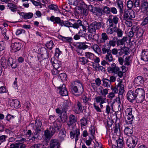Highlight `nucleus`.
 I'll list each match as a JSON object with an SVG mask.
<instances>
[{"label":"nucleus","mask_w":148,"mask_h":148,"mask_svg":"<svg viewBox=\"0 0 148 148\" xmlns=\"http://www.w3.org/2000/svg\"><path fill=\"white\" fill-rule=\"evenodd\" d=\"M88 10L95 15L100 16L101 9L98 8L93 7L92 5H89L88 7Z\"/></svg>","instance_id":"nucleus-12"},{"label":"nucleus","mask_w":148,"mask_h":148,"mask_svg":"<svg viewBox=\"0 0 148 148\" xmlns=\"http://www.w3.org/2000/svg\"><path fill=\"white\" fill-rule=\"evenodd\" d=\"M60 89L59 93L62 96H67L68 94L67 91L65 88V85H63L62 87H59V88Z\"/></svg>","instance_id":"nucleus-26"},{"label":"nucleus","mask_w":148,"mask_h":148,"mask_svg":"<svg viewBox=\"0 0 148 148\" xmlns=\"http://www.w3.org/2000/svg\"><path fill=\"white\" fill-rule=\"evenodd\" d=\"M119 21V18L116 16H111L108 20L109 23V26L110 27H113V24L116 25Z\"/></svg>","instance_id":"nucleus-13"},{"label":"nucleus","mask_w":148,"mask_h":148,"mask_svg":"<svg viewBox=\"0 0 148 148\" xmlns=\"http://www.w3.org/2000/svg\"><path fill=\"white\" fill-rule=\"evenodd\" d=\"M125 134L128 136H130L133 133L132 130L130 128L127 127L124 130Z\"/></svg>","instance_id":"nucleus-41"},{"label":"nucleus","mask_w":148,"mask_h":148,"mask_svg":"<svg viewBox=\"0 0 148 148\" xmlns=\"http://www.w3.org/2000/svg\"><path fill=\"white\" fill-rule=\"evenodd\" d=\"M134 118L132 114V108H127L125 111V122L127 124H131Z\"/></svg>","instance_id":"nucleus-3"},{"label":"nucleus","mask_w":148,"mask_h":148,"mask_svg":"<svg viewBox=\"0 0 148 148\" xmlns=\"http://www.w3.org/2000/svg\"><path fill=\"white\" fill-rule=\"evenodd\" d=\"M51 148H59L60 145L58 141L56 140H52L50 142Z\"/></svg>","instance_id":"nucleus-23"},{"label":"nucleus","mask_w":148,"mask_h":148,"mask_svg":"<svg viewBox=\"0 0 148 148\" xmlns=\"http://www.w3.org/2000/svg\"><path fill=\"white\" fill-rule=\"evenodd\" d=\"M91 24L96 30L100 29L101 26V25L100 23L96 21L92 23Z\"/></svg>","instance_id":"nucleus-42"},{"label":"nucleus","mask_w":148,"mask_h":148,"mask_svg":"<svg viewBox=\"0 0 148 148\" xmlns=\"http://www.w3.org/2000/svg\"><path fill=\"white\" fill-rule=\"evenodd\" d=\"M82 29L80 28V30L78 33V34L81 37L85 38L86 36V28L84 26H82Z\"/></svg>","instance_id":"nucleus-32"},{"label":"nucleus","mask_w":148,"mask_h":148,"mask_svg":"<svg viewBox=\"0 0 148 148\" xmlns=\"http://www.w3.org/2000/svg\"><path fill=\"white\" fill-rule=\"evenodd\" d=\"M85 56L87 58L91 60H93L95 56L94 54L89 52H85Z\"/></svg>","instance_id":"nucleus-45"},{"label":"nucleus","mask_w":148,"mask_h":148,"mask_svg":"<svg viewBox=\"0 0 148 148\" xmlns=\"http://www.w3.org/2000/svg\"><path fill=\"white\" fill-rule=\"evenodd\" d=\"M66 132L64 128H62L59 134V137L61 140H63L65 137Z\"/></svg>","instance_id":"nucleus-35"},{"label":"nucleus","mask_w":148,"mask_h":148,"mask_svg":"<svg viewBox=\"0 0 148 148\" xmlns=\"http://www.w3.org/2000/svg\"><path fill=\"white\" fill-rule=\"evenodd\" d=\"M135 93L136 97H137L136 102L138 103L142 102L145 98V92L144 89L142 88H138L135 90Z\"/></svg>","instance_id":"nucleus-4"},{"label":"nucleus","mask_w":148,"mask_h":148,"mask_svg":"<svg viewBox=\"0 0 148 148\" xmlns=\"http://www.w3.org/2000/svg\"><path fill=\"white\" fill-rule=\"evenodd\" d=\"M121 49H119L118 55L121 56L123 54L127 55L129 53V49L128 48L124 46L123 47H121Z\"/></svg>","instance_id":"nucleus-16"},{"label":"nucleus","mask_w":148,"mask_h":148,"mask_svg":"<svg viewBox=\"0 0 148 148\" xmlns=\"http://www.w3.org/2000/svg\"><path fill=\"white\" fill-rule=\"evenodd\" d=\"M82 26H84L82 25V21L80 20H78L74 24H72L69 21H66L65 27H72L74 29H78L80 27H82Z\"/></svg>","instance_id":"nucleus-7"},{"label":"nucleus","mask_w":148,"mask_h":148,"mask_svg":"<svg viewBox=\"0 0 148 148\" xmlns=\"http://www.w3.org/2000/svg\"><path fill=\"white\" fill-rule=\"evenodd\" d=\"M77 47L78 49L83 50L86 49L88 47V46L86 45L84 42L78 43L77 44Z\"/></svg>","instance_id":"nucleus-37"},{"label":"nucleus","mask_w":148,"mask_h":148,"mask_svg":"<svg viewBox=\"0 0 148 148\" xmlns=\"http://www.w3.org/2000/svg\"><path fill=\"white\" fill-rule=\"evenodd\" d=\"M127 40V37H124L122 39H119L116 41L117 46H119L121 45L125 46V42Z\"/></svg>","instance_id":"nucleus-25"},{"label":"nucleus","mask_w":148,"mask_h":148,"mask_svg":"<svg viewBox=\"0 0 148 148\" xmlns=\"http://www.w3.org/2000/svg\"><path fill=\"white\" fill-rule=\"evenodd\" d=\"M7 6L8 8L9 9L13 12L16 11L18 8L16 4L10 3H8Z\"/></svg>","instance_id":"nucleus-24"},{"label":"nucleus","mask_w":148,"mask_h":148,"mask_svg":"<svg viewBox=\"0 0 148 148\" xmlns=\"http://www.w3.org/2000/svg\"><path fill=\"white\" fill-rule=\"evenodd\" d=\"M59 77L61 80L63 81H65L66 80L67 76L66 73H61L59 75Z\"/></svg>","instance_id":"nucleus-56"},{"label":"nucleus","mask_w":148,"mask_h":148,"mask_svg":"<svg viewBox=\"0 0 148 148\" xmlns=\"http://www.w3.org/2000/svg\"><path fill=\"white\" fill-rule=\"evenodd\" d=\"M141 60L146 62L148 61V49H143L140 55Z\"/></svg>","instance_id":"nucleus-14"},{"label":"nucleus","mask_w":148,"mask_h":148,"mask_svg":"<svg viewBox=\"0 0 148 148\" xmlns=\"http://www.w3.org/2000/svg\"><path fill=\"white\" fill-rule=\"evenodd\" d=\"M94 100L96 103H104L107 101L106 99L101 96H98L96 97Z\"/></svg>","instance_id":"nucleus-22"},{"label":"nucleus","mask_w":148,"mask_h":148,"mask_svg":"<svg viewBox=\"0 0 148 148\" xmlns=\"http://www.w3.org/2000/svg\"><path fill=\"white\" fill-rule=\"evenodd\" d=\"M21 15L25 19L31 18L32 17L33 15V13L31 12L25 13L23 12H21Z\"/></svg>","instance_id":"nucleus-30"},{"label":"nucleus","mask_w":148,"mask_h":148,"mask_svg":"<svg viewBox=\"0 0 148 148\" xmlns=\"http://www.w3.org/2000/svg\"><path fill=\"white\" fill-rule=\"evenodd\" d=\"M111 27L110 26L107 30L106 32L109 34H112L113 32H115V29H116V27H114L113 28H111Z\"/></svg>","instance_id":"nucleus-50"},{"label":"nucleus","mask_w":148,"mask_h":148,"mask_svg":"<svg viewBox=\"0 0 148 148\" xmlns=\"http://www.w3.org/2000/svg\"><path fill=\"white\" fill-rule=\"evenodd\" d=\"M88 31L91 34H95L96 33V30L91 24L88 27Z\"/></svg>","instance_id":"nucleus-47"},{"label":"nucleus","mask_w":148,"mask_h":148,"mask_svg":"<svg viewBox=\"0 0 148 148\" xmlns=\"http://www.w3.org/2000/svg\"><path fill=\"white\" fill-rule=\"evenodd\" d=\"M25 32V31L21 29H18L16 30V35L18 36L21 34L24 33Z\"/></svg>","instance_id":"nucleus-62"},{"label":"nucleus","mask_w":148,"mask_h":148,"mask_svg":"<svg viewBox=\"0 0 148 148\" xmlns=\"http://www.w3.org/2000/svg\"><path fill=\"white\" fill-rule=\"evenodd\" d=\"M102 81L104 86L107 88L110 87L111 83L108 79L106 78H104L102 79Z\"/></svg>","instance_id":"nucleus-33"},{"label":"nucleus","mask_w":148,"mask_h":148,"mask_svg":"<svg viewBox=\"0 0 148 148\" xmlns=\"http://www.w3.org/2000/svg\"><path fill=\"white\" fill-rule=\"evenodd\" d=\"M127 99L130 102H132L136 98V95L132 90L129 91L127 94Z\"/></svg>","instance_id":"nucleus-11"},{"label":"nucleus","mask_w":148,"mask_h":148,"mask_svg":"<svg viewBox=\"0 0 148 148\" xmlns=\"http://www.w3.org/2000/svg\"><path fill=\"white\" fill-rule=\"evenodd\" d=\"M46 46L49 49L51 50L54 46L53 41L51 40L49 42H47L46 44Z\"/></svg>","instance_id":"nucleus-49"},{"label":"nucleus","mask_w":148,"mask_h":148,"mask_svg":"<svg viewBox=\"0 0 148 148\" xmlns=\"http://www.w3.org/2000/svg\"><path fill=\"white\" fill-rule=\"evenodd\" d=\"M0 29L1 30L2 37L6 40H8L10 36L12 34V32L9 30L7 31L6 28L3 27H0Z\"/></svg>","instance_id":"nucleus-8"},{"label":"nucleus","mask_w":148,"mask_h":148,"mask_svg":"<svg viewBox=\"0 0 148 148\" xmlns=\"http://www.w3.org/2000/svg\"><path fill=\"white\" fill-rule=\"evenodd\" d=\"M62 123L59 121H56L53 123V126L50 129V131L46 130L45 131V135L47 139L49 138L55 132H57L61 128Z\"/></svg>","instance_id":"nucleus-2"},{"label":"nucleus","mask_w":148,"mask_h":148,"mask_svg":"<svg viewBox=\"0 0 148 148\" xmlns=\"http://www.w3.org/2000/svg\"><path fill=\"white\" fill-rule=\"evenodd\" d=\"M22 47L21 43L16 42L11 44V48L14 52H16L20 50Z\"/></svg>","instance_id":"nucleus-15"},{"label":"nucleus","mask_w":148,"mask_h":148,"mask_svg":"<svg viewBox=\"0 0 148 148\" xmlns=\"http://www.w3.org/2000/svg\"><path fill=\"white\" fill-rule=\"evenodd\" d=\"M132 57L127 56L124 60L125 64L126 65L128 66L130 65L132 62Z\"/></svg>","instance_id":"nucleus-39"},{"label":"nucleus","mask_w":148,"mask_h":148,"mask_svg":"<svg viewBox=\"0 0 148 148\" xmlns=\"http://www.w3.org/2000/svg\"><path fill=\"white\" fill-rule=\"evenodd\" d=\"M80 1L81 3H80L82 5L81 7L82 13L84 15L86 16L88 13L87 6L82 1Z\"/></svg>","instance_id":"nucleus-19"},{"label":"nucleus","mask_w":148,"mask_h":148,"mask_svg":"<svg viewBox=\"0 0 148 148\" xmlns=\"http://www.w3.org/2000/svg\"><path fill=\"white\" fill-rule=\"evenodd\" d=\"M73 85L74 86H76L77 87L80 89H82L83 90V87L82 85V84L81 82L79 81H76L74 82Z\"/></svg>","instance_id":"nucleus-48"},{"label":"nucleus","mask_w":148,"mask_h":148,"mask_svg":"<svg viewBox=\"0 0 148 148\" xmlns=\"http://www.w3.org/2000/svg\"><path fill=\"white\" fill-rule=\"evenodd\" d=\"M137 138L135 136L130 137L127 141V144L129 148H134L137 144Z\"/></svg>","instance_id":"nucleus-6"},{"label":"nucleus","mask_w":148,"mask_h":148,"mask_svg":"<svg viewBox=\"0 0 148 148\" xmlns=\"http://www.w3.org/2000/svg\"><path fill=\"white\" fill-rule=\"evenodd\" d=\"M14 61V60L12 58H9L7 61V64L8 65H10L12 68L14 69L17 66V63Z\"/></svg>","instance_id":"nucleus-28"},{"label":"nucleus","mask_w":148,"mask_h":148,"mask_svg":"<svg viewBox=\"0 0 148 148\" xmlns=\"http://www.w3.org/2000/svg\"><path fill=\"white\" fill-rule=\"evenodd\" d=\"M79 60L82 64L84 65L87 62L88 60L85 57H79Z\"/></svg>","instance_id":"nucleus-58"},{"label":"nucleus","mask_w":148,"mask_h":148,"mask_svg":"<svg viewBox=\"0 0 148 148\" xmlns=\"http://www.w3.org/2000/svg\"><path fill=\"white\" fill-rule=\"evenodd\" d=\"M134 82L136 86H141L144 83V79L142 76H138L134 79Z\"/></svg>","instance_id":"nucleus-18"},{"label":"nucleus","mask_w":148,"mask_h":148,"mask_svg":"<svg viewBox=\"0 0 148 148\" xmlns=\"http://www.w3.org/2000/svg\"><path fill=\"white\" fill-rule=\"evenodd\" d=\"M48 57L47 53V51L45 50V53L43 54L39 55L38 58L39 59L43 60L48 58Z\"/></svg>","instance_id":"nucleus-40"},{"label":"nucleus","mask_w":148,"mask_h":148,"mask_svg":"<svg viewBox=\"0 0 148 148\" xmlns=\"http://www.w3.org/2000/svg\"><path fill=\"white\" fill-rule=\"evenodd\" d=\"M119 88V95H122L124 91V86L121 84L120 85L117 86Z\"/></svg>","instance_id":"nucleus-59"},{"label":"nucleus","mask_w":148,"mask_h":148,"mask_svg":"<svg viewBox=\"0 0 148 148\" xmlns=\"http://www.w3.org/2000/svg\"><path fill=\"white\" fill-rule=\"evenodd\" d=\"M110 12V8L107 6L104 7L103 9H101L100 16L105 13L106 14H109Z\"/></svg>","instance_id":"nucleus-34"},{"label":"nucleus","mask_w":148,"mask_h":148,"mask_svg":"<svg viewBox=\"0 0 148 148\" xmlns=\"http://www.w3.org/2000/svg\"><path fill=\"white\" fill-rule=\"evenodd\" d=\"M144 31L141 28H139L137 29L136 31V36L137 37L139 38L141 37L143 34Z\"/></svg>","instance_id":"nucleus-43"},{"label":"nucleus","mask_w":148,"mask_h":148,"mask_svg":"<svg viewBox=\"0 0 148 148\" xmlns=\"http://www.w3.org/2000/svg\"><path fill=\"white\" fill-rule=\"evenodd\" d=\"M106 59L107 61L111 62L112 61L113 58L111 52L106 55Z\"/></svg>","instance_id":"nucleus-54"},{"label":"nucleus","mask_w":148,"mask_h":148,"mask_svg":"<svg viewBox=\"0 0 148 148\" xmlns=\"http://www.w3.org/2000/svg\"><path fill=\"white\" fill-rule=\"evenodd\" d=\"M117 145L118 147L122 148L123 147V142L122 139L119 138L116 140Z\"/></svg>","instance_id":"nucleus-52"},{"label":"nucleus","mask_w":148,"mask_h":148,"mask_svg":"<svg viewBox=\"0 0 148 148\" xmlns=\"http://www.w3.org/2000/svg\"><path fill=\"white\" fill-rule=\"evenodd\" d=\"M24 108L25 109L26 111H28L31 108L30 104L28 102H26L24 106Z\"/></svg>","instance_id":"nucleus-60"},{"label":"nucleus","mask_w":148,"mask_h":148,"mask_svg":"<svg viewBox=\"0 0 148 148\" xmlns=\"http://www.w3.org/2000/svg\"><path fill=\"white\" fill-rule=\"evenodd\" d=\"M63 10L66 12H69L71 10V7L69 5L63 4L62 6Z\"/></svg>","instance_id":"nucleus-51"},{"label":"nucleus","mask_w":148,"mask_h":148,"mask_svg":"<svg viewBox=\"0 0 148 148\" xmlns=\"http://www.w3.org/2000/svg\"><path fill=\"white\" fill-rule=\"evenodd\" d=\"M120 69L117 66H116L115 63H113L111 65V66L108 68L107 70L108 72L110 73H114L117 74Z\"/></svg>","instance_id":"nucleus-10"},{"label":"nucleus","mask_w":148,"mask_h":148,"mask_svg":"<svg viewBox=\"0 0 148 148\" xmlns=\"http://www.w3.org/2000/svg\"><path fill=\"white\" fill-rule=\"evenodd\" d=\"M81 89L80 88H78L76 86H73L72 87L71 91L73 93H76L78 92L79 90Z\"/></svg>","instance_id":"nucleus-61"},{"label":"nucleus","mask_w":148,"mask_h":148,"mask_svg":"<svg viewBox=\"0 0 148 148\" xmlns=\"http://www.w3.org/2000/svg\"><path fill=\"white\" fill-rule=\"evenodd\" d=\"M76 108L75 109L77 113H79L82 112L83 111V108L82 107L81 103L79 102H78L76 106Z\"/></svg>","instance_id":"nucleus-36"},{"label":"nucleus","mask_w":148,"mask_h":148,"mask_svg":"<svg viewBox=\"0 0 148 148\" xmlns=\"http://www.w3.org/2000/svg\"><path fill=\"white\" fill-rule=\"evenodd\" d=\"M68 3L72 5H76L78 4V1L77 0H68Z\"/></svg>","instance_id":"nucleus-57"},{"label":"nucleus","mask_w":148,"mask_h":148,"mask_svg":"<svg viewBox=\"0 0 148 148\" xmlns=\"http://www.w3.org/2000/svg\"><path fill=\"white\" fill-rule=\"evenodd\" d=\"M117 5L118 8L119 9L120 12L121 13H123V3L122 1L119 0L117 1Z\"/></svg>","instance_id":"nucleus-44"},{"label":"nucleus","mask_w":148,"mask_h":148,"mask_svg":"<svg viewBox=\"0 0 148 148\" xmlns=\"http://www.w3.org/2000/svg\"><path fill=\"white\" fill-rule=\"evenodd\" d=\"M76 122V117L73 114H71L69 116V122L67 123V125L70 127L71 125H74Z\"/></svg>","instance_id":"nucleus-21"},{"label":"nucleus","mask_w":148,"mask_h":148,"mask_svg":"<svg viewBox=\"0 0 148 148\" xmlns=\"http://www.w3.org/2000/svg\"><path fill=\"white\" fill-rule=\"evenodd\" d=\"M115 32H116L117 34V35L118 37H121L122 36L123 32L122 30L116 27Z\"/></svg>","instance_id":"nucleus-53"},{"label":"nucleus","mask_w":148,"mask_h":148,"mask_svg":"<svg viewBox=\"0 0 148 148\" xmlns=\"http://www.w3.org/2000/svg\"><path fill=\"white\" fill-rule=\"evenodd\" d=\"M70 104L69 100H66L63 102L62 106H61L62 108V111L59 108H57L56 109V112L60 115V117L62 122H65L67 120V116L65 113Z\"/></svg>","instance_id":"nucleus-1"},{"label":"nucleus","mask_w":148,"mask_h":148,"mask_svg":"<svg viewBox=\"0 0 148 148\" xmlns=\"http://www.w3.org/2000/svg\"><path fill=\"white\" fill-rule=\"evenodd\" d=\"M47 19L49 21H50L53 22L54 23L58 24L61 26H65L66 21L61 20L59 17H55L53 16H51L50 17H47Z\"/></svg>","instance_id":"nucleus-5"},{"label":"nucleus","mask_w":148,"mask_h":148,"mask_svg":"<svg viewBox=\"0 0 148 148\" xmlns=\"http://www.w3.org/2000/svg\"><path fill=\"white\" fill-rule=\"evenodd\" d=\"M80 124L82 129V128H84L88 124V120L86 118L83 117L80 120Z\"/></svg>","instance_id":"nucleus-31"},{"label":"nucleus","mask_w":148,"mask_h":148,"mask_svg":"<svg viewBox=\"0 0 148 148\" xmlns=\"http://www.w3.org/2000/svg\"><path fill=\"white\" fill-rule=\"evenodd\" d=\"M91 48L93 49L95 52L97 53H99L100 51V48L97 45H94L91 46Z\"/></svg>","instance_id":"nucleus-46"},{"label":"nucleus","mask_w":148,"mask_h":148,"mask_svg":"<svg viewBox=\"0 0 148 148\" xmlns=\"http://www.w3.org/2000/svg\"><path fill=\"white\" fill-rule=\"evenodd\" d=\"M148 8V3L147 2H144L142 5V8L143 11L146 10Z\"/></svg>","instance_id":"nucleus-63"},{"label":"nucleus","mask_w":148,"mask_h":148,"mask_svg":"<svg viewBox=\"0 0 148 148\" xmlns=\"http://www.w3.org/2000/svg\"><path fill=\"white\" fill-rule=\"evenodd\" d=\"M99 94L103 97L106 98V95L108 94V90L107 88L103 89V88H99Z\"/></svg>","instance_id":"nucleus-27"},{"label":"nucleus","mask_w":148,"mask_h":148,"mask_svg":"<svg viewBox=\"0 0 148 148\" xmlns=\"http://www.w3.org/2000/svg\"><path fill=\"white\" fill-rule=\"evenodd\" d=\"M108 39V37L107 36L106 33H102L101 34V41L102 42H105Z\"/></svg>","instance_id":"nucleus-55"},{"label":"nucleus","mask_w":148,"mask_h":148,"mask_svg":"<svg viewBox=\"0 0 148 148\" xmlns=\"http://www.w3.org/2000/svg\"><path fill=\"white\" fill-rule=\"evenodd\" d=\"M43 145L41 144H34L31 146L30 148H42Z\"/></svg>","instance_id":"nucleus-64"},{"label":"nucleus","mask_w":148,"mask_h":148,"mask_svg":"<svg viewBox=\"0 0 148 148\" xmlns=\"http://www.w3.org/2000/svg\"><path fill=\"white\" fill-rule=\"evenodd\" d=\"M70 137L72 138H75V143H76L78 140V136L80 134V132L79 130L77 129L73 131V132H71L70 133Z\"/></svg>","instance_id":"nucleus-17"},{"label":"nucleus","mask_w":148,"mask_h":148,"mask_svg":"<svg viewBox=\"0 0 148 148\" xmlns=\"http://www.w3.org/2000/svg\"><path fill=\"white\" fill-rule=\"evenodd\" d=\"M21 141H18L15 144H12L10 145L11 148H24L25 146V145L21 142Z\"/></svg>","instance_id":"nucleus-20"},{"label":"nucleus","mask_w":148,"mask_h":148,"mask_svg":"<svg viewBox=\"0 0 148 148\" xmlns=\"http://www.w3.org/2000/svg\"><path fill=\"white\" fill-rule=\"evenodd\" d=\"M136 13L132 10H128L127 11L124 15V19L132 20L136 16Z\"/></svg>","instance_id":"nucleus-9"},{"label":"nucleus","mask_w":148,"mask_h":148,"mask_svg":"<svg viewBox=\"0 0 148 148\" xmlns=\"http://www.w3.org/2000/svg\"><path fill=\"white\" fill-rule=\"evenodd\" d=\"M52 65L55 69H57L58 70H61L60 68L61 66V63L60 61H56L52 63Z\"/></svg>","instance_id":"nucleus-38"},{"label":"nucleus","mask_w":148,"mask_h":148,"mask_svg":"<svg viewBox=\"0 0 148 148\" xmlns=\"http://www.w3.org/2000/svg\"><path fill=\"white\" fill-rule=\"evenodd\" d=\"M36 126V134H37L41 130V127L42 125V123L38 119H37L36 120V123H35Z\"/></svg>","instance_id":"nucleus-29"}]
</instances>
